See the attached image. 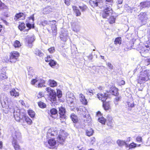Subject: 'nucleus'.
Returning a JSON list of instances; mask_svg holds the SVG:
<instances>
[{"mask_svg":"<svg viewBox=\"0 0 150 150\" xmlns=\"http://www.w3.org/2000/svg\"><path fill=\"white\" fill-rule=\"evenodd\" d=\"M0 100L1 102L3 101L8 106L11 112H13L14 117L16 121L21 123L23 125H25L26 124L29 125L32 124V121L26 115L25 111L24 110L18 109L15 103L12 101L11 97H6L4 99L1 96Z\"/></svg>","mask_w":150,"mask_h":150,"instance_id":"nucleus-1","label":"nucleus"},{"mask_svg":"<svg viewBox=\"0 0 150 150\" xmlns=\"http://www.w3.org/2000/svg\"><path fill=\"white\" fill-rule=\"evenodd\" d=\"M112 6L111 4L106 5L102 13L103 17L104 18L108 19L110 23L111 24L115 23V19L113 15Z\"/></svg>","mask_w":150,"mask_h":150,"instance_id":"nucleus-2","label":"nucleus"},{"mask_svg":"<svg viewBox=\"0 0 150 150\" xmlns=\"http://www.w3.org/2000/svg\"><path fill=\"white\" fill-rule=\"evenodd\" d=\"M149 71L145 70L140 72L138 79V83L141 84L144 83L149 79L148 73Z\"/></svg>","mask_w":150,"mask_h":150,"instance_id":"nucleus-3","label":"nucleus"},{"mask_svg":"<svg viewBox=\"0 0 150 150\" xmlns=\"http://www.w3.org/2000/svg\"><path fill=\"white\" fill-rule=\"evenodd\" d=\"M12 133V136L13 138V140L20 141L21 139V133L19 131L15 129H13L11 130Z\"/></svg>","mask_w":150,"mask_h":150,"instance_id":"nucleus-4","label":"nucleus"},{"mask_svg":"<svg viewBox=\"0 0 150 150\" xmlns=\"http://www.w3.org/2000/svg\"><path fill=\"white\" fill-rule=\"evenodd\" d=\"M45 82V81L42 79L36 78L35 79H33L31 82L32 85H35L36 87H41L44 86V84Z\"/></svg>","mask_w":150,"mask_h":150,"instance_id":"nucleus-5","label":"nucleus"},{"mask_svg":"<svg viewBox=\"0 0 150 150\" xmlns=\"http://www.w3.org/2000/svg\"><path fill=\"white\" fill-rule=\"evenodd\" d=\"M46 90L50 95V97L51 99V101L54 102L56 101L57 99V94L55 91L51 89V88L50 87L47 88Z\"/></svg>","mask_w":150,"mask_h":150,"instance_id":"nucleus-6","label":"nucleus"},{"mask_svg":"<svg viewBox=\"0 0 150 150\" xmlns=\"http://www.w3.org/2000/svg\"><path fill=\"white\" fill-rule=\"evenodd\" d=\"M19 56L18 52L14 51L10 53L9 62H15Z\"/></svg>","mask_w":150,"mask_h":150,"instance_id":"nucleus-7","label":"nucleus"},{"mask_svg":"<svg viewBox=\"0 0 150 150\" xmlns=\"http://www.w3.org/2000/svg\"><path fill=\"white\" fill-rule=\"evenodd\" d=\"M138 18L141 20L143 25L146 24L148 18L147 15L145 12L140 13L138 15Z\"/></svg>","mask_w":150,"mask_h":150,"instance_id":"nucleus-8","label":"nucleus"},{"mask_svg":"<svg viewBox=\"0 0 150 150\" xmlns=\"http://www.w3.org/2000/svg\"><path fill=\"white\" fill-rule=\"evenodd\" d=\"M66 99L68 102L71 104L73 103L75 100V97L73 94L70 92H68L66 95Z\"/></svg>","mask_w":150,"mask_h":150,"instance_id":"nucleus-9","label":"nucleus"},{"mask_svg":"<svg viewBox=\"0 0 150 150\" xmlns=\"http://www.w3.org/2000/svg\"><path fill=\"white\" fill-rule=\"evenodd\" d=\"M34 17L33 16L29 17L28 20H27L26 21V26L29 28L28 29V30L31 28L34 27Z\"/></svg>","mask_w":150,"mask_h":150,"instance_id":"nucleus-10","label":"nucleus"},{"mask_svg":"<svg viewBox=\"0 0 150 150\" xmlns=\"http://www.w3.org/2000/svg\"><path fill=\"white\" fill-rule=\"evenodd\" d=\"M35 37L34 35L32 36H28L25 38L26 41L28 42V46L31 47H32V43L34 41Z\"/></svg>","mask_w":150,"mask_h":150,"instance_id":"nucleus-11","label":"nucleus"},{"mask_svg":"<svg viewBox=\"0 0 150 150\" xmlns=\"http://www.w3.org/2000/svg\"><path fill=\"white\" fill-rule=\"evenodd\" d=\"M47 141V142H45L44 144L47 146V145L48 144L50 146V148H52L56 144V142L54 139H49Z\"/></svg>","mask_w":150,"mask_h":150,"instance_id":"nucleus-12","label":"nucleus"},{"mask_svg":"<svg viewBox=\"0 0 150 150\" xmlns=\"http://www.w3.org/2000/svg\"><path fill=\"white\" fill-rule=\"evenodd\" d=\"M97 96L99 99L101 100L103 103L108 98V94L107 93H98Z\"/></svg>","mask_w":150,"mask_h":150,"instance_id":"nucleus-13","label":"nucleus"},{"mask_svg":"<svg viewBox=\"0 0 150 150\" xmlns=\"http://www.w3.org/2000/svg\"><path fill=\"white\" fill-rule=\"evenodd\" d=\"M58 112L60 115V117L61 118H66V115H65L66 110L64 108L62 107L59 108Z\"/></svg>","mask_w":150,"mask_h":150,"instance_id":"nucleus-14","label":"nucleus"},{"mask_svg":"<svg viewBox=\"0 0 150 150\" xmlns=\"http://www.w3.org/2000/svg\"><path fill=\"white\" fill-rule=\"evenodd\" d=\"M25 19V15L22 13H17L15 15V17L14 18V19L15 20H17L18 19L23 20Z\"/></svg>","mask_w":150,"mask_h":150,"instance_id":"nucleus-15","label":"nucleus"},{"mask_svg":"<svg viewBox=\"0 0 150 150\" xmlns=\"http://www.w3.org/2000/svg\"><path fill=\"white\" fill-rule=\"evenodd\" d=\"M107 125L109 126L112 127V118L110 115H108L106 119Z\"/></svg>","mask_w":150,"mask_h":150,"instance_id":"nucleus-16","label":"nucleus"},{"mask_svg":"<svg viewBox=\"0 0 150 150\" xmlns=\"http://www.w3.org/2000/svg\"><path fill=\"white\" fill-rule=\"evenodd\" d=\"M12 143L15 150H21V148L17 143V141L13 140Z\"/></svg>","mask_w":150,"mask_h":150,"instance_id":"nucleus-17","label":"nucleus"},{"mask_svg":"<svg viewBox=\"0 0 150 150\" xmlns=\"http://www.w3.org/2000/svg\"><path fill=\"white\" fill-rule=\"evenodd\" d=\"M68 37V33H62L60 35L61 40L64 42H66L67 41Z\"/></svg>","mask_w":150,"mask_h":150,"instance_id":"nucleus-18","label":"nucleus"},{"mask_svg":"<svg viewBox=\"0 0 150 150\" xmlns=\"http://www.w3.org/2000/svg\"><path fill=\"white\" fill-rule=\"evenodd\" d=\"M56 22H53L52 23V26L51 27L52 30L53 35H57V28L56 25Z\"/></svg>","mask_w":150,"mask_h":150,"instance_id":"nucleus-19","label":"nucleus"},{"mask_svg":"<svg viewBox=\"0 0 150 150\" xmlns=\"http://www.w3.org/2000/svg\"><path fill=\"white\" fill-rule=\"evenodd\" d=\"M80 100L81 102L84 105H86L87 103V100L85 98L84 96L82 94L79 95Z\"/></svg>","mask_w":150,"mask_h":150,"instance_id":"nucleus-20","label":"nucleus"},{"mask_svg":"<svg viewBox=\"0 0 150 150\" xmlns=\"http://www.w3.org/2000/svg\"><path fill=\"white\" fill-rule=\"evenodd\" d=\"M116 142L119 146H121L125 145L126 147H127V146H128V144L124 141L118 139L117 140Z\"/></svg>","mask_w":150,"mask_h":150,"instance_id":"nucleus-21","label":"nucleus"},{"mask_svg":"<svg viewBox=\"0 0 150 150\" xmlns=\"http://www.w3.org/2000/svg\"><path fill=\"white\" fill-rule=\"evenodd\" d=\"M10 94L11 96L17 97L19 96V94L18 92L17 91L14 89H12L10 91Z\"/></svg>","mask_w":150,"mask_h":150,"instance_id":"nucleus-22","label":"nucleus"},{"mask_svg":"<svg viewBox=\"0 0 150 150\" xmlns=\"http://www.w3.org/2000/svg\"><path fill=\"white\" fill-rule=\"evenodd\" d=\"M48 84L51 87H54L57 85V82L54 80L50 79L48 82Z\"/></svg>","mask_w":150,"mask_h":150,"instance_id":"nucleus-23","label":"nucleus"},{"mask_svg":"<svg viewBox=\"0 0 150 150\" xmlns=\"http://www.w3.org/2000/svg\"><path fill=\"white\" fill-rule=\"evenodd\" d=\"M52 11V9L50 6H47L44 8L43 13L44 14H48Z\"/></svg>","mask_w":150,"mask_h":150,"instance_id":"nucleus-24","label":"nucleus"},{"mask_svg":"<svg viewBox=\"0 0 150 150\" xmlns=\"http://www.w3.org/2000/svg\"><path fill=\"white\" fill-rule=\"evenodd\" d=\"M65 140V138L61 135H59L57 138V142L61 144H63Z\"/></svg>","mask_w":150,"mask_h":150,"instance_id":"nucleus-25","label":"nucleus"},{"mask_svg":"<svg viewBox=\"0 0 150 150\" xmlns=\"http://www.w3.org/2000/svg\"><path fill=\"white\" fill-rule=\"evenodd\" d=\"M110 92L112 95L117 96L118 95V89L115 87H113L111 89Z\"/></svg>","mask_w":150,"mask_h":150,"instance_id":"nucleus-26","label":"nucleus"},{"mask_svg":"<svg viewBox=\"0 0 150 150\" xmlns=\"http://www.w3.org/2000/svg\"><path fill=\"white\" fill-rule=\"evenodd\" d=\"M140 5L142 8L149 7L150 6V1L141 2L140 3Z\"/></svg>","mask_w":150,"mask_h":150,"instance_id":"nucleus-27","label":"nucleus"},{"mask_svg":"<svg viewBox=\"0 0 150 150\" xmlns=\"http://www.w3.org/2000/svg\"><path fill=\"white\" fill-rule=\"evenodd\" d=\"M55 22L56 21H51L45 20L44 21H42L41 22V23L42 25L45 26L47 24H48L49 25H51V24H52V23Z\"/></svg>","mask_w":150,"mask_h":150,"instance_id":"nucleus-28","label":"nucleus"},{"mask_svg":"<svg viewBox=\"0 0 150 150\" xmlns=\"http://www.w3.org/2000/svg\"><path fill=\"white\" fill-rule=\"evenodd\" d=\"M34 53L36 55L40 57H42L43 53L39 49H36L34 51Z\"/></svg>","mask_w":150,"mask_h":150,"instance_id":"nucleus-29","label":"nucleus"},{"mask_svg":"<svg viewBox=\"0 0 150 150\" xmlns=\"http://www.w3.org/2000/svg\"><path fill=\"white\" fill-rule=\"evenodd\" d=\"M49 114L51 115H54L57 114L58 111L55 108H52L50 110V111L48 110Z\"/></svg>","mask_w":150,"mask_h":150,"instance_id":"nucleus-30","label":"nucleus"},{"mask_svg":"<svg viewBox=\"0 0 150 150\" xmlns=\"http://www.w3.org/2000/svg\"><path fill=\"white\" fill-rule=\"evenodd\" d=\"M94 131L92 129H89L87 130L86 131V135L89 136H91L93 134Z\"/></svg>","mask_w":150,"mask_h":150,"instance_id":"nucleus-31","label":"nucleus"},{"mask_svg":"<svg viewBox=\"0 0 150 150\" xmlns=\"http://www.w3.org/2000/svg\"><path fill=\"white\" fill-rule=\"evenodd\" d=\"M71 118L72 120L74 123H76L78 122V120L77 119V117L75 115L73 114H71Z\"/></svg>","mask_w":150,"mask_h":150,"instance_id":"nucleus-32","label":"nucleus"},{"mask_svg":"<svg viewBox=\"0 0 150 150\" xmlns=\"http://www.w3.org/2000/svg\"><path fill=\"white\" fill-rule=\"evenodd\" d=\"M51 129H49L47 134V137L48 139L51 136H54V134L53 133Z\"/></svg>","mask_w":150,"mask_h":150,"instance_id":"nucleus-33","label":"nucleus"},{"mask_svg":"<svg viewBox=\"0 0 150 150\" xmlns=\"http://www.w3.org/2000/svg\"><path fill=\"white\" fill-rule=\"evenodd\" d=\"M103 106L105 110H108L110 109V105L108 103H104Z\"/></svg>","mask_w":150,"mask_h":150,"instance_id":"nucleus-34","label":"nucleus"},{"mask_svg":"<svg viewBox=\"0 0 150 150\" xmlns=\"http://www.w3.org/2000/svg\"><path fill=\"white\" fill-rule=\"evenodd\" d=\"M137 146V144L134 142L132 143L129 144V145H128V146H127V147L126 148H129V149H131L132 148L136 147Z\"/></svg>","mask_w":150,"mask_h":150,"instance_id":"nucleus-35","label":"nucleus"},{"mask_svg":"<svg viewBox=\"0 0 150 150\" xmlns=\"http://www.w3.org/2000/svg\"><path fill=\"white\" fill-rule=\"evenodd\" d=\"M13 45L15 47H19L21 45L19 41L16 40L14 43Z\"/></svg>","mask_w":150,"mask_h":150,"instance_id":"nucleus-36","label":"nucleus"},{"mask_svg":"<svg viewBox=\"0 0 150 150\" xmlns=\"http://www.w3.org/2000/svg\"><path fill=\"white\" fill-rule=\"evenodd\" d=\"M98 121L103 124H105L106 120L104 117H99L98 119Z\"/></svg>","mask_w":150,"mask_h":150,"instance_id":"nucleus-37","label":"nucleus"},{"mask_svg":"<svg viewBox=\"0 0 150 150\" xmlns=\"http://www.w3.org/2000/svg\"><path fill=\"white\" fill-rule=\"evenodd\" d=\"M115 44H118L120 45L121 43V38L120 37L116 38L115 41Z\"/></svg>","mask_w":150,"mask_h":150,"instance_id":"nucleus-38","label":"nucleus"},{"mask_svg":"<svg viewBox=\"0 0 150 150\" xmlns=\"http://www.w3.org/2000/svg\"><path fill=\"white\" fill-rule=\"evenodd\" d=\"M89 3L90 5L93 7H94L98 6L95 0L93 1L91 0L89 1Z\"/></svg>","mask_w":150,"mask_h":150,"instance_id":"nucleus-39","label":"nucleus"},{"mask_svg":"<svg viewBox=\"0 0 150 150\" xmlns=\"http://www.w3.org/2000/svg\"><path fill=\"white\" fill-rule=\"evenodd\" d=\"M28 112L29 115L32 118L34 117L35 115V112L32 110H29Z\"/></svg>","mask_w":150,"mask_h":150,"instance_id":"nucleus-40","label":"nucleus"},{"mask_svg":"<svg viewBox=\"0 0 150 150\" xmlns=\"http://www.w3.org/2000/svg\"><path fill=\"white\" fill-rule=\"evenodd\" d=\"M38 105L40 107L42 108H45L46 106V105L45 103L41 101L38 102Z\"/></svg>","mask_w":150,"mask_h":150,"instance_id":"nucleus-41","label":"nucleus"},{"mask_svg":"<svg viewBox=\"0 0 150 150\" xmlns=\"http://www.w3.org/2000/svg\"><path fill=\"white\" fill-rule=\"evenodd\" d=\"M121 97L120 96L116 97L114 100V102L115 105L118 104V102L120 100Z\"/></svg>","mask_w":150,"mask_h":150,"instance_id":"nucleus-42","label":"nucleus"},{"mask_svg":"<svg viewBox=\"0 0 150 150\" xmlns=\"http://www.w3.org/2000/svg\"><path fill=\"white\" fill-rule=\"evenodd\" d=\"M79 8L82 11H84L86 9L87 7L85 5L82 4L79 6Z\"/></svg>","mask_w":150,"mask_h":150,"instance_id":"nucleus-43","label":"nucleus"},{"mask_svg":"<svg viewBox=\"0 0 150 150\" xmlns=\"http://www.w3.org/2000/svg\"><path fill=\"white\" fill-rule=\"evenodd\" d=\"M25 28V24L23 23H21L18 26V28L21 31L23 30Z\"/></svg>","mask_w":150,"mask_h":150,"instance_id":"nucleus-44","label":"nucleus"},{"mask_svg":"<svg viewBox=\"0 0 150 150\" xmlns=\"http://www.w3.org/2000/svg\"><path fill=\"white\" fill-rule=\"evenodd\" d=\"M76 8V7H73V9L75 10L74 11L76 13V16H79L80 15L81 13L80 12L79 10L78 9H77Z\"/></svg>","mask_w":150,"mask_h":150,"instance_id":"nucleus-45","label":"nucleus"},{"mask_svg":"<svg viewBox=\"0 0 150 150\" xmlns=\"http://www.w3.org/2000/svg\"><path fill=\"white\" fill-rule=\"evenodd\" d=\"M62 91L59 89L57 90V96L58 98H60L62 97Z\"/></svg>","mask_w":150,"mask_h":150,"instance_id":"nucleus-46","label":"nucleus"},{"mask_svg":"<svg viewBox=\"0 0 150 150\" xmlns=\"http://www.w3.org/2000/svg\"><path fill=\"white\" fill-rule=\"evenodd\" d=\"M2 61L3 62L7 63L9 61V59L8 57L6 56L3 57Z\"/></svg>","mask_w":150,"mask_h":150,"instance_id":"nucleus-47","label":"nucleus"},{"mask_svg":"<svg viewBox=\"0 0 150 150\" xmlns=\"http://www.w3.org/2000/svg\"><path fill=\"white\" fill-rule=\"evenodd\" d=\"M86 94L91 96L93 95V91L89 89L86 90Z\"/></svg>","mask_w":150,"mask_h":150,"instance_id":"nucleus-48","label":"nucleus"},{"mask_svg":"<svg viewBox=\"0 0 150 150\" xmlns=\"http://www.w3.org/2000/svg\"><path fill=\"white\" fill-rule=\"evenodd\" d=\"M126 105L127 106L131 108H133L134 106V104L133 102L130 103V102H128L127 103Z\"/></svg>","mask_w":150,"mask_h":150,"instance_id":"nucleus-49","label":"nucleus"},{"mask_svg":"<svg viewBox=\"0 0 150 150\" xmlns=\"http://www.w3.org/2000/svg\"><path fill=\"white\" fill-rule=\"evenodd\" d=\"M56 63V62L53 60H52L51 61L49 62V64L50 65V66L52 67L55 66Z\"/></svg>","mask_w":150,"mask_h":150,"instance_id":"nucleus-50","label":"nucleus"},{"mask_svg":"<svg viewBox=\"0 0 150 150\" xmlns=\"http://www.w3.org/2000/svg\"><path fill=\"white\" fill-rule=\"evenodd\" d=\"M136 141L139 143L142 142V137L140 136H138L136 138Z\"/></svg>","mask_w":150,"mask_h":150,"instance_id":"nucleus-51","label":"nucleus"},{"mask_svg":"<svg viewBox=\"0 0 150 150\" xmlns=\"http://www.w3.org/2000/svg\"><path fill=\"white\" fill-rule=\"evenodd\" d=\"M6 76L4 73H0V78L1 79H4L6 78Z\"/></svg>","mask_w":150,"mask_h":150,"instance_id":"nucleus-52","label":"nucleus"},{"mask_svg":"<svg viewBox=\"0 0 150 150\" xmlns=\"http://www.w3.org/2000/svg\"><path fill=\"white\" fill-rule=\"evenodd\" d=\"M49 52L51 53H53L54 52V47H52L48 49Z\"/></svg>","mask_w":150,"mask_h":150,"instance_id":"nucleus-53","label":"nucleus"},{"mask_svg":"<svg viewBox=\"0 0 150 150\" xmlns=\"http://www.w3.org/2000/svg\"><path fill=\"white\" fill-rule=\"evenodd\" d=\"M107 65L108 67L110 69H113V66L112 64L109 62L107 63Z\"/></svg>","mask_w":150,"mask_h":150,"instance_id":"nucleus-54","label":"nucleus"},{"mask_svg":"<svg viewBox=\"0 0 150 150\" xmlns=\"http://www.w3.org/2000/svg\"><path fill=\"white\" fill-rule=\"evenodd\" d=\"M52 59H51V57L50 56H47V57L45 58V61L46 62H49Z\"/></svg>","mask_w":150,"mask_h":150,"instance_id":"nucleus-55","label":"nucleus"},{"mask_svg":"<svg viewBox=\"0 0 150 150\" xmlns=\"http://www.w3.org/2000/svg\"><path fill=\"white\" fill-rule=\"evenodd\" d=\"M44 96V94L42 92H39V93L37 95V97L38 98H40Z\"/></svg>","mask_w":150,"mask_h":150,"instance_id":"nucleus-56","label":"nucleus"},{"mask_svg":"<svg viewBox=\"0 0 150 150\" xmlns=\"http://www.w3.org/2000/svg\"><path fill=\"white\" fill-rule=\"evenodd\" d=\"M91 143L92 144H93L95 142V139L94 137H92L91 139Z\"/></svg>","mask_w":150,"mask_h":150,"instance_id":"nucleus-57","label":"nucleus"},{"mask_svg":"<svg viewBox=\"0 0 150 150\" xmlns=\"http://www.w3.org/2000/svg\"><path fill=\"white\" fill-rule=\"evenodd\" d=\"M64 2L68 6L70 4V0H64Z\"/></svg>","mask_w":150,"mask_h":150,"instance_id":"nucleus-58","label":"nucleus"},{"mask_svg":"<svg viewBox=\"0 0 150 150\" xmlns=\"http://www.w3.org/2000/svg\"><path fill=\"white\" fill-rule=\"evenodd\" d=\"M96 2L97 6L98 5V4H100V3H102L103 2L102 0H95Z\"/></svg>","mask_w":150,"mask_h":150,"instance_id":"nucleus-59","label":"nucleus"},{"mask_svg":"<svg viewBox=\"0 0 150 150\" xmlns=\"http://www.w3.org/2000/svg\"><path fill=\"white\" fill-rule=\"evenodd\" d=\"M125 84V81L123 80H122L121 81H120L119 83V85H123Z\"/></svg>","mask_w":150,"mask_h":150,"instance_id":"nucleus-60","label":"nucleus"},{"mask_svg":"<svg viewBox=\"0 0 150 150\" xmlns=\"http://www.w3.org/2000/svg\"><path fill=\"white\" fill-rule=\"evenodd\" d=\"M132 49V47L131 46H129V47H125L124 48V50L125 51H127L129 50H130Z\"/></svg>","mask_w":150,"mask_h":150,"instance_id":"nucleus-61","label":"nucleus"},{"mask_svg":"<svg viewBox=\"0 0 150 150\" xmlns=\"http://www.w3.org/2000/svg\"><path fill=\"white\" fill-rule=\"evenodd\" d=\"M19 102L20 103H21L22 105L24 106L25 105V103H24L23 101V100H20L19 101Z\"/></svg>","mask_w":150,"mask_h":150,"instance_id":"nucleus-62","label":"nucleus"},{"mask_svg":"<svg viewBox=\"0 0 150 150\" xmlns=\"http://www.w3.org/2000/svg\"><path fill=\"white\" fill-rule=\"evenodd\" d=\"M118 1V4H121L122 3V0H117Z\"/></svg>","mask_w":150,"mask_h":150,"instance_id":"nucleus-63","label":"nucleus"},{"mask_svg":"<svg viewBox=\"0 0 150 150\" xmlns=\"http://www.w3.org/2000/svg\"><path fill=\"white\" fill-rule=\"evenodd\" d=\"M97 115L98 116H99L100 115H101V112L100 111H98L97 112Z\"/></svg>","mask_w":150,"mask_h":150,"instance_id":"nucleus-64","label":"nucleus"}]
</instances>
